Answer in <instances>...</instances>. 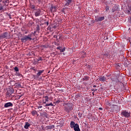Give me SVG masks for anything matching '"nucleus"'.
Wrapping results in <instances>:
<instances>
[{
    "label": "nucleus",
    "instance_id": "1",
    "mask_svg": "<svg viewBox=\"0 0 131 131\" xmlns=\"http://www.w3.org/2000/svg\"><path fill=\"white\" fill-rule=\"evenodd\" d=\"M13 94L14 89L12 88H9L6 92V96L7 98H9V99H13V98L15 97V96L13 95Z\"/></svg>",
    "mask_w": 131,
    "mask_h": 131
},
{
    "label": "nucleus",
    "instance_id": "2",
    "mask_svg": "<svg viewBox=\"0 0 131 131\" xmlns=\"http://www.w3.org/2000/svg\"><path fill=\"white\" fill-rule=\"evenodd\" d=\"M70 127L71 128H73L75 131H80V128H79V125L73 121H71Z\"/></svg>",
    "mask_w": 131,
    "mask_h": 131
},
{
    "label": "nucleus",
    "instance_id": "3",
    "mask_svg": "<svg viewBox=\"0 0 131 131\" xmlns=\"http://www.w3.org/2000/svg\"><path fill=\"white\" fill-rule=\"evenodd\" d=\"M32 34H29L28 36H25L24 37L21 38L20 40L22 42H26L27 40H32V38H31Z\"/></svg>",
    "mask_w": 131,
    "mask_h": 131
},
{
    "label": "nucleus",
    "instance_id": "4",
    "mask_svg": "<svg viewBox=\"0 0 131 131\" xmlns=\"http://www.w3.org/2000/svg\"><path fill=\"white\" fill-rule=\"evenodd\" d=\"M73 110V107L71 104H68L64 107V111L67 113H71V111Z\"/></svg>",
    "mask_w": 131,
    "mask_h": 131
},
{
    "label": "nucleus",
    "instance_id": "5",
    "mask_svg": "<svg viewBox=\"0 0 131 131\" xmlns=\"http://www.w3.org/2000/svg\"><path fill=\"white\" fill-rule=\"evenodd\" d=\"M121 115L123 116V117H126V118H129V117H130V112H128L126 110L123 111L121 113Z\"/></svg>",
    "mask_w": 131,
    "mask_h": 131
},
{
    "label": "nucleus",
    "instance_id": "6",
    "mask_svg": "<svg viewBox=\"0 0 131 131\" xmlns=\"http://www.w3.org/2000/svg\"><path fill=\"white\" fill-rule=\"evenodd\" d=\"M105 19V16H101V17H95V22H101L102 21H104Z\"/></svg>",
    "mask_w": 131,
    "mask_h": 131
},
{
    "label": "nucleus",
    "instance_id": "7",
    "mask_svg": "<svg viewBox=\"0 0 131 131\" xmlns=\"http://www.w3.org/2000/svg\"><path fill=\"white\" fill-rule=\"evenodd\" d=\"M13 105L12 102H7L5 104L4 108H9V107H13Z\"/></svg>",
    "mask_w": 131,
    "mask_h": 131
},
{
    "label": "nucleus",
    "instance_id": "8",
    "mask_svg": "<svg viewBox=\"0 0 131 131\" xmlns=\"http://www.w3.org/2000/svg\"><path fill=\"white\" fill-rule=\"evenodd\" d=\"M8 36V32H5L4 34L0 35V39H4Z\"/></svg>",
    "mask_w": 131,
    "mask_h": 131
},
{
    "label": "nucleus",
    "instance_id": "9",
    "mask_svg": "<svg viewBox=\"0 0 131 131\" xmlns=\"http://www.w3.org/2000/svg\"><path fill=\"white\" fill-rule=\"evenodd\" d=\"M40 13H41L40 9H38L35 12V16L36 17H38V16H40Z\"/></svg>",
    "mask_w": 131,
    "mask_h": 131
},
{
    "label": "nucleus",
    "instance_id": "10",
    "mask_svg": "<svg viewBox=\"0 0 131 131\" xmlns=\"http://www.w3.org/2000/svg\"><path fill=\"white\" fill-rule=\"evenodd\" d=\"M50 11L52 13H53V12H56V6L54 5H51V7L50 8Z\"/></svg>",
    "mask_w": 131,
    "mask_h": 131
},
{
    "label": "nucleus",
    "instance_id": "11",
    "mask_svg": "<svg viewBox=\"0 0 131 131\" xmlns=\"http://www.w3.org/2000/svg\"><path fill=\"white\" fill-rule=\"evenodd\" d=\"M3 11H7L9 9V6L7 4L2 5Z\"/></svg>",
    "mask_w": 131,
    "mask_h": 131
},
{
    "label": "nucleus",
    "instance_id": "12",
    "mask_svg": "<svg viewBox=\"0 0 131 131\" xmlns=\"http://www.w3.org/2000/svg\"><path fill=\"white\" fill-rule=\"evenodd\" d=\"M53 128H55V125H52L50 126H47L46 127V129L48 130V129H53Z\"/></svg>",
    "mask_w": 131,
    "mask_h": 131
},
{
    "label": "nucleus",
    "instance_id": "13",
    "mask_svg": "<svg viewBox=\"0 0 131 131\" xmlns=\"http://www.w3.org/2000/svg\"><path fill=\"white\" fill-rule=\"evenodd\" d=\"M99 80L102 82H104V81H106V77L105 76L100 77L99 78Z\"/></svg>",
    "mask_w": 131,
    "mask_h": 131
},
{
    "label": "nucleus",
    "instance_id": "14",
    "mask_svg": "<svg viewBox=\"0 0 131 131\" xmlns=\"http://www.w3.org/2000/svg\"><path fill=\"white\" fill-rule=\"evenodd\" d=\"M40 115H41V116H43L44 117H46V118H48V113H47V112H43V113H40Z\"/></svg>",
    "mask_w": 131,
    "mask_h": 131
},
{
    "label": "nucleus",
    "instance_id": "15",
    "mask_svg": "<svg viewBox=\"0 0 131 131\" xmlns=\"http://www.w3.org/2000/svg\"><path fill=\"white\" fill-rule=\"evenodd\" d=\"M72 3V0H66V3L65 4L64 6H69L70 5H71Z\"/></svg>",
    "mask_w": 131,
    "mask_h": 131
},
{
    "label": "nucleus",
    "instance_id": "16",
    "mask_svg": "<svg viewBox=\"0 0 131 131\" xmlns=\"http://www.w3.org/2000/svg\"><path fill=\"white\" fill-rule=\"evenodd\" d=\"M90 77H89V76H84L83 77V78H82V80L83 81H89V80H90Z\"/></svg>",
    "mask_w": 131,
    "mask_h": 131
},
{
    "label": "nucleus",
    "instance_id": "17",
    "mask_svg": "<svg viewBox=\"0 0 131 131\" xmlns=\"http://www.w3.org/2000/svg\"><path fill=\"white\" fill-rule=\"evenodd\" d=\"M29 126H30V123L28 122H26L24 128H26V129H28V127H29Z\"/></svg>",
    "mask_w": 131,
    "mask_h": 131
},
{
    "label": "nucleus",
    "instance_id": "18",
    "mask_svg": "<svg viewBox=\"0 0 131 131\" xmlns=\"http://www.w3.org/2000/svg\"><path fill=\"white\" fill-rule=\"evenodd\" d=\"M44 71H45L44 70H39L38 73H37V76H40V75L42 73H43Z\"/></svg>",
    "mask_w": 131,
    "mask_h": 131
},
{
    "label": "nucleus",
    "instance_id": "19",
    "mask_svg": "<svg viewBox=\"0 0 131 131\" xmlns=\"http://www.w3.org/2000/svg\"><path fill=\"white\" fill-rule=\"evenodd\" d=\"M32 116H35L36 114H37V112L35 110H33L31 112Z\"/></svg>",
    "mask_w": 131,
    "mask_h": 131
},
{
    "label": "nucleus",
    "instance_id": "20",
    "mask_svg": "<svg viewBox=\"0 0 131 131\" xmlns=\"http://www.w3.org/2000/svg\"><path fill=\"white\" fill-rule=\"evenodd\" d=\"M43 98H45V102H43L44 104H46V103H47V102H49V97L44 96V97H43Z\"/></svg>",
    "mask_w": 131,
    "mask_h": 131
},
{
    "label": "nucleus",
    "instance_id": "21",
    "mask_svg": "<svg viewBox=\"0 0 131 131\" xmlns=\"http://www.w3.org/2000/svg\"><path fill=\"white\" fill-rule=\"evenodd\" d=\"M49 106H54V104H53V103L51 102L49 104H46L45 105V107H49Z\"/></svg>",
    "mask_w": 131,
    "mask_h": 131
},
{
    "label": "nucleus",
    "instance_id": "22",
    "mask_svg": "<svg viewBox=\"0 0 131 131\" xmlns=\"http://www.w3.org/2000/svg\"><path fill=\"white\" fill-rule=\"evenodd\" d=\"M104 57H106V58H109L110 57V54L108 53H106L104 54Z\"/></svg>",
    "mask_w": 131,
    "mask_h": 131
},
{
    "label": "nucleus",
    "instance_id": "23",
    "mask_svg": "<svg viewBox=\"0 0 131 131\" xmlns=\"http://www.w3.org/2000/svg\"><path fill=\"white\" fill-rule=\"evenodd\" d=\"M37 61L38 62H39V61H42V58H41V57H39L38 59H37Z\"/></svg>",
    "mask_w": 131,
    "mask_h": 131
},
{
    "label": "nucleus",
    "instance_id": "24",
    "mask_svg": "<svg viewBox=\"0 0 131 131\" xmlns=\"http://www.w3.org/2000/svg\"><path fill=\"white\" fill-rule=\"evenodd\" d=\"M15 71H16V72H18V71H19V68H18V67H15L14 68Z\"/></svg>",
    "mask_w": 131,
    "mask_h": 131
},
{
    "label": "nucleus",
    "instance_id": "25",
    "mask_svg": "<svg viewBox=\"0 0 131 131\" xmlns=\"http://www.w3.org/2000/svg\"><path fill=\"white\" fill-rule=\"evenodd\" d=\"M2 11H3V5L2 4H0V12H1Z\"/></svg>",
    "mask_w": 131,
    "mask_h": 131
},
{
    "label": "nucleus",
    "instance_id": "26",
    "mask_svg": "<svg viewBox=\"0 0 131 131\" xmlns=\"http://www.w3.org/2000/svg\"><path fill=\"white\" fill-rule=\"evenodd\" d=\"M109 9H110L109 6H106V7H105V11H109Z\"/></svg>",
    "mask_w": 131,
    "mask_h": 131
},
{
    "label": "nucleus",
    "instance_id": "27",
    "mask_svg": "<svg viewBox=\"0 0 131 131\" xmlns=\"http://www.w3.org/2000/svg\"><path fill=\"white\" fill-rule=\"evenodd\" d=\"M39 29H40V28H39V26H37V27H36V31H39Z\"/></svg>",
    "mask_w": 131,
    "mask_h": 131
},
{
    "label": "nucleus",
    "instance_id": "28",
    "mask_svg": "<svg viewBox=\"0 0 131 131\" xmlns=\"http://www.w3.org/2000/svg\"><path fill=\"white\" fill-rule=\"evenodd\" d=\"M116 7V6H114L113 9H112V13H114V12L115 11H116V10H115V8Z\"/></svg>",
    "mask_w": 131,
    "mask_h": 131
},
{
    "label": "nucleus",
    "instance_id": "29",
    "mask_svg": "<svg viewBox=\"0 0 131 131\" xmlns=\"http://www.w3.org/2000/svg\"><path fill=\"white\" fill-rule=\"evenodd\" d=\"M42 48H49V45H42Z\"/></svg>",
    "mask_w": 131,
    "mask_h": 131
},
{
    "label": "nucleus",
    "instance_id": "30",
    "mask_svg": "<svg viewBox=\"0 0 131 131\" xmlns=\"http://www.w3.org/2000/svg\"><path fill=\"white\" fill-rule=\"evenodd\" d=\"M3 4H6V3L8 4L9 3V1H3Z\"/></svg>",
    "mask_w": 131,
    "mask_h": 131
},
{
    "label": "nucleus",
    "instance_id": "31",
    "mask_svg": "<svg viewBox=\"0 0 131 131\" xmlns=\"http://www.w3.org/2000/svg\"><path fill=\"white\" fill-rule=\"evenodd\" d=\"M61 12L63 13V14H65V8H62L61 10Z\"/></svg>",
    "mask_w": 131,
    "mask_h": 131
},
{
    "label": "nucleus",
    "instance_id": "32",
    "mask_svg": "<svg viewBox=\"0 0 131 131\" xmlns=\"http://www.w3.org/2000/svg\"><path fill=\"white\" fill-rule=\"evenodd\" d=\"M60 100H57L56 101V102H54V104H59L60 103Z\"/></svg>",
    "mask_w": 131,
    "mask_h": 131
},
{
    "label": "nucleus",
    "instance_id": "33",
    "mask_svg": "<svg viewBox=\"0 0 131 131\" xmlns=\"http://www.w3.org/2000/svg\"><path fill=\"white\" fill-rule=\"evenodd\" d=\"M44 24L45 25H47V26L49 25V21H45V23H44Z\"/></svg>",
    "mask_w": 131,
    "mask_h": 131
},
{
    "label": "nucleus",
    "instance_id": "34",
    "mask_svg": "<svg viewBox=\"0 0 131 131\" xmlns=\"http://www.w3.org/2000/svg\"><path fill=\"white\" fill-rule=\"evenodd\" d=\"M60 52L63 53V52H65V48H63L62 49H60Z\"/></svg>",
    "mask_w": 131,
    "mask_h": 131
},
{
    "label": "nucleus",
    "instance_id": "35",
    "mask_svg": "<svg viewBox=\"0 0 131 131\" xmlns=\"http://www.w3.org/2000/svg\"><path fill=\"white\" fill-rule=\"evenodd\" d=\"M57 50H60V51H61V49H62V47H58L56 48Z\"/></svg>",
    "mask_w": 131,
    "mask_h": 131
},
{
    "label": "nucleus",
    "instance_id": "36",
    "mask_svg": "<svg viewBox=\"0 0 131 131\" xmlns=\"http://www.w3.org/2000/svg\"><path fill=\"white\" fill-rule=\"evenodd\" d=\"M31 8L33 9H35V6L32 5V6H31Z\"/></svg>",
    "mask_w": 131,
    "mask_h": 131
},
{
    "label": "nucleus",
    "instance_id": "37",
    "mask_svg": "<svg viewBox=\"0 0 131 131\" xmlns=\"http://www.w3.org/2000/svg\"><path fill=\"white\" fill-rule=\"evenodd\" d=\"M52 28H54V29H56V28H57V26H56V25L53 26Z\"/></svg>",
    "mask_w": 131,
    "mask_h": 131
},
{
    "label": "nucleus",
    "instance_id": "38",
    "mask_svg": "<svg viewBox=\"0 0 131 131\" xmlns=\"http://www.w3.org/2000/svg\"><path fill=\"white\" fill-rule=\"evenodd\" d=\"M78 115H79V117H81V116H82V115H81L80 113H78Z\"/></svg>",
    "mask_w": 131,
    "mask_h": 131
},
{
    "label": "nucleus",
    "instance_id": "39",
    "mask_svg": "<svg viewBox=\"0 0 131 131\" xmlns=\"http://www.w3.org/2000/svg\"><path fill=\"white\" fill-rule=\"evenodd\" d=\"M38 109H39V108H42V106H37Z\"/></svg>",
    "mask_w": 131,
    "mask_h": 131
},
{
    "label": "nucleus",
    "instance_id": "40",
    "mask_svg": "<svg viewBox=\"0 0 131 131\" xmlns=\"http://www.w3.org/2000/svg\"><path fill=\"white\" fill-rule=\"evenodd\" d=\"M92 91H94V92H96V91H98V90L97 89H92Z\"/></svg>",
    "mask_w": 131,
    "mask_h": 131
},
{
    "label": "nucleus",
    "instance_id": "41",
    "mask_svg": "<svg viewBox=\"0 0 131 131\" xmlns=\"http://www.w3.org/2000/svg\"><path fill=\"white\" fill-rule=\"evenodd\" d=\"M99 110H103V108L102 107L99 108Z\"/></svg>",
    "mask_w": 131,
    "mask_h": 131
},
{
    "label": "nucleus",
    "instance_id": "42",
    "mask_svg": "<svg viewBox=\"0 0 131 131\" xmlns=\"http://www.w3.org/2000/svg\"><path fill=\"white\" fill-rule=\"evenodd\" d=\"M106 39H108V37H106V38L104 37V40H106Z\"/></svg>",
    "mask_w": 131,
    "mask_h": 131
},
{
    "label": "nucleus",
    "instance_id": "43",
    "mask_svg": "<svg viewBox=\"0 0 131 131\" xmlns=\"http://www.w3.org/2000/svg\"><path fill=\"white\" fill-rule=\"evenodd\" d=\"M97 86L96 85H94L93 88H96Z\"/></svg>",
    "mask_w": 131,
    "mask_h": 131
},
{
    "label": "nucleus",
    "instance_id": "44",
    "mask_svg": "<svg viewBox=\"0 0 131 131\" xmlns=\"http://www.w3.org/2000/svg\"><path fill=\"white\" fill-rule=\"evenodd\" d=\"M48 29H51V28L50 27H48Z\"/></svg>",
    "mask_w": 131,
    "mask_h": 131
},
{
    "label": "nucleus",
    "instance_id": "45",
    "mask_svg": "<svg viewBox=\"0 0 131 131\" xmlns=\"http://www.w3.org/2000/svg\"><path fill=\"white\" fill-rule=\"evenodd\" d=\"M18 86H19V85H21V84L20 83H18Z\"/></svg>",
    "mask_w": 131,
    "mask_h": 131
},
{
    "label": "nucleus",
    "instance_id": "46",
    "mask_svg": "<svg viewBox=\"0 0 131 131\" xmlns=\"http://www.w3.org/2000/svg\"><path fill=\"white\" fill-rule=\"evenodd\" d=\"M20 74H18V76H20Z\"/></svg>",
    "mask_w": 131,
    "mask_h": 131
},
{
    "label": "nucleus",
    "instance_id": "47",
    "mask_svg": "<svg viewBox=\"0 0 131 131\" xmlns=\"http://www.w3.org/2000/svg\"><path fill=\"white\" fill-rule=\"evenodd\" d=\"M129 12H130L129 10L128 11V13H129Z\"/></svg>",
    "mask_w": 131,
    "mask_h": 131
},
{
    "label": "nucleus",
    "instance_id": "48",
    "mask_svg": "<svg viewBox=\"0 0 131 131\" xmlns=\"http://www.w3.org/2000/svg\"><path fill=\"white\" fill-rule=\"evenodd\" d=\"M65 9H68V8H66Z\"/></svg>",
    "mask_w": 131,
    "mask_h": 131
},
{
    "label": "nucleus",
    "instance_id": "49",
    "mask_svg": "<svg viewBox=\"0 0 131 131\" xmlns=\"http://www.w3.org/2000/svg\"><path fill=\"white\" fill-rule=\"evenodd\" d=\"M40 111H42V110H41Z\"/></svg>",
    "mask_w": 131,
    "mask_h": 131
},
{
    "label": "nucleus",
    "instance_id": "50",
    "mask_svg": "<svg viewBox=\"0 0 131 131\" xmlns=\"http://www.w3.org/2000/svg\"><path fill=\"white\" fill-rule=\"evenodd\" d=\"M93 23H94L95 21H93Z\"/></svg>",
    "mask_w": 131,
    "mask_h": 131
},
{
    "label": "nucleus",
    "instance_id": "51",
    "mask_svg": "<svg viewBox=\"0 0 131 131\" xmlns=\"http://www.w3.org/2000/svg\"><path fill=\"white\" fill-rule=\"evenodd\" d=\"M93 23H94L95 21H93Z\"/></svg>",
    "mask_w": 131,
    "mask_h": 131
},
{
    "label": "nucleus",
    "instance_id": "52",
    "mask_svg": "<svg viewBox=\"0 0 131 131\" xmlns=\"http://www.w3.org/2000/svg\"><path fill=\"white\" fill-rule=\"evenodd\" d=\"M84 55H85V53H84Z\"/></svg>",
    "mask_w": 131,
    "mask_h": 131
},
{
    "label": "nucleus",
    "instance_id": "53",
    "mask_svg": "<svg viewBox=\"0 0 131 131\" xmlns=\"http://www.w3.org/2000/svg\"><path fill=\"white\" fill-rule=\"evenodd\" d=\"M93 95H94V93H93Z\"/></svg>",
    "mask_w": 131,
    "mask_h": 131
},
{
    "label": "nucleus",
    "instance_id": "54",
    "mask_svg": "<svg viewBox=\"0 0 131 131\" xmlns=\"http://www.w3.org/2000/svg\"><path fill=\"white\" fill-rule=\"evenodd\" d=\"M93 95H94V93H93Z\"/></svg>",
    "mask_w": 131,
    "mask_h": 131
}]
</instances>
